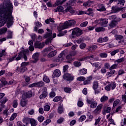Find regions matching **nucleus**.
<instances>
[{
  "label": "nucleus",
  "mask_w": 126,
  "mask_h": 126,
  "mask_svg": "<svg viewBox=\"0 0 126 126\" xmlns=\"http://www.w3.org/2000/svg\"><path fill=\"white\" fill-rule=\"evenodd\" d=\"M54 75L56 77H60L61 76V70L60 69H56L54 71Z\"/></svg>",
  "instance_id": "27"
},
{
  "label": "nucleus",
  "mask_w": 126,
  "mask_h": 126,
  "mask_svg": "<svg viewBox=\"0 0 126 126\" xmlns=\"http://www.w3.org/2000/svg\"><path fill=\"white\" fill-rule=\"evenodd\" d=\"M28 103V100H26V98H23L22 97V99H21L20 105L21 106V107H26V106L27 105V103Z\"/></svg>",
  "instance_id": "14"
},
{
  "label": "nucleus",
  "mask_w": 126,
  "mask_h": 126,
  "mask_svg": "<svg viewBox=\"0 0 126 126\" xmlns=\"http://www.w3.org/2000/svg\"><path fill=\"white\" fill-rule=\"evenodd\" d=\"M109 97L106 95H104L100 98L101 102H106V101L108 100Z\"/></svg>",
  "instance_id": "45"
},
{
  "label": "nucleus",
  "mask_w": 126,
  "mask_h": 126,
  "mask_svg": "<svg viewBox=\"0 0 126 126\" xmlns=\"http://www.w3.org/2000/svg\"><path fill=\"white\" fill-rule=\"evenodd\" d=\"M44 119L45 118L43 117V116L40 115L38 117L37 120L38 121V122H39V123H43V122H44Z\"/></svg>",
  "instance_id": "47"
},
{
  "label": "nucleus",
  "mask_w": 126,
  "mask_h": 126,
  "mask_svg": "<svg viewBox=\"0 0 126 126\" xmlns=\"http://www.w3.org/2000/svg\"><path fill=\"white\" fill-rule=\"evenodd\" d=\"M94 58V55H91L90 56H87L84 58L80 59V62L85 61V60H90V59H93Z\"/></svg>",
  "instance_id": "35"
},
{
  "label": "nucleus",
  "mask_w": 126,
  "mask_h": 126,
  "mask_svg": "<svg viewBox=\"0 0 126 126\" xmlns=\"http://www.w3.org/2000/svg\"><path fill=\"white\" fill-rule=\"evenodd\" d=\"M32 91H30L27 93H24L22 96L23 99H27V98H31L32 97Z\"/></svg>",
  "instance_id": "10"
},
{
  "label": "nucleus",
  "mask_w": 126,
  "mask_h": 126,
  "mask_svg": "<svg viewBox=\"0 0 126 126\" xmlns=\"http://www.w3.org/2000/svg\"><path fill=\"white\" fill-rule=\"evenodd\" d=\"M78 107H79L80 108L83 106L84 103L83 102L79 100L77 103Z\"/></svg>",
  "instance_id": "64"
},
{
  "label": "nucleus",
  "mask_w": 126,
  "mask_h": 126,
  "mask_svg": "<svg viewBox=\"0 0 126 126\" xmlns=\"http://www.w3.org/2000/svg\"><path fill=\"white\" fill-rule=\"evenodd\" d=\"M111 110H112V108H111L110 107H107L106 109H104L103 110V111L102 112L103 115H106V114L110 113Z\"/></svg>",
  "instance_id": "23"
},
{
  "label": "nucleus",
  "mask_w": 126,
  "mask_h": 126,
  "mask_svg": "<svg viewBox=\"0 0 126 126\" xmlns=\"http://www.w3.org/2000/svg\"><path fill=\"white\" fill-rule=\"evenodd\" d=\"M7 56V53L5 49H0V60H1L2 57H5Z\"/></svg>",
  "instance_id": "16"
},
{
  "label": "nucleus",
  "mask_w": 126,
  "mask_h": 126,
  "mask_svg": "<svg viewBox=\"0 0 126 126\" xmlns=\"http://www.w3.org/2000/svg\"><path fill=\"white\" fill-rule=\"evenodd\" d=\"M62 100V96H57L54 97L53 99V102H59Z\"/></svg>",
  "instance_id": "40"
},
{
  "label": "nucleus",
  "mask_w": 126,
  "mask_h": 126,
  "mask_svg": "<svg viewBox=\"0 0 126 126\" xmlns=\"http://www.w3.org/2000/svg\"><path fill=\"white\" fill-rule=\"evenodd\" d=\"M85 79V77L83 76H80L77 78V80H78V81H84Z\"/></svg>",
  "instance_id": "58"
},
{
  "label": "nucleus",
  "mask_w": 126,
  "mask_h": 126,
  "mask_svg": "<svg viewBox=\"0 0 126 126\" xmlns=\"http://www.w3.org/2000/svg\"><path fill=\"white\" fill-rule=\"evenodd\" d=\"M122 102H124V103H126V95L123 94L122 95Z\"/></svg>",
  "instance_id": "63"
},
{
  "label": "nucleus",
  "mask_w": 126,
  "mask_h": 126,
  "mask_svg": "<svg viewBox=\"0 0 126 126\" xmlns=\"http://www.w3.org/2000/svg\"><path fill=\"white\" fill-rule=\"evenodd\" d=\"M65 12H70V13H74V10L72 9L71 7H68L65 10Z\"/></svg>",
  "instance_id": "36"
},
{
  "label": "nucleus",
  "mask_w": 126,
  "mask_h": 126,
  "mask_svg": "<svg viewBox=\"0 0 126 126\" xmlns=\"http://www.w3.org/2000/svg\"><path fill=\"white\" fill-rule=\"evenodd\" d=\"M71 30H73L72 32V38H74L75 36H80L82 34V30L78 28H75L70 30V31H71Z\"/></svg>",
  "instance_id": "6"
},
{
  "label": "nucleus",
  "mask_w": 126,
  "mask_h": 126,
  "mask_svg": "<svg viewBox=\"0 0 126 126\" xmlns=\"http://www.w3.org/2000/svg\"><path fill=\"white\" fill-rule=\"evenodd\" d=\"M47 96H48V94H43L42 93V94L39 96V98L41 99H45V98H46Z\"/></svg>",
  "instance_id": "55"
},
{
  "label": "nucleus",
  "mask_w": 126,
  "mask_h": 126,
  "mask_svg": "<svg viewBox=\"0 0 126 126\" xmlns=\"http://www.w3.org/2000/svg\"><path fill=\"white\" fill-rule=\"evenodd\" d=\"M58 112L59 114H63V106L61 105L58 107Z\"/></svg>",
  "instance_id": "41"
},
{
  "label": "nucleus",
  "mask_w": 126,
  "mask_h": 126,
  "mask_svg": "<svg viewBox=\"0 0 126 126\" xmlns=\"http://www.w3.org/2000/svg\"><path fill=\"white\" fill-rule=\"evenodd\" d=\"M73 64L75 67H79V66H81V63L78 61L74 62Z\"/></svg>",
  "instance_id": "44"
},
{
  "label": "nucleus",
  "mask_w": 126,
  "mask_h": 126,
  "mask_svg": "<svg viewBox=\"0 0 126 126\" xmlns=\"http://www.w3.org/2000/svg\"><path fill=\"white\" fill-rule=\"evenodd\" d=\"M111 9H112V12H113L114 13H116L117 12H119L121 11V8L118 7L116 6H112L111 8Z\"/></svg>",
  "instance_id": "18"
},
{
  "label": "nucleus",
  "mask_w": 126,
  "mask_h": 126,
  "mask_svg": "<svg viewBox=\"0 0 126 126\" xmlns=\"http://www.w3.org/2000/svg\"><path fill=\"white\" fill-rule=\"evenodd\" d=\"M16 117H17V113H13L10 117L9 119V121H14V119H15V118H16Z\"/></svg>",
  "instance_id": "42"
},
{
  "label": "nucleus",
  "mask_w": 126,
  "mask_h": 126,
  "mask_svg": "<svg viewBox=\"0 0 126 126\" xmlns=\"http://www.w3.org/2000/svg\"><path fill=\"white\" fill-rule=\"evenodd\" d=\"M47 31H48V32L44 34V38H48L45 42L46 44L48 45L52 41V32H50L49 29H47Z\"/></svg>",
  "instance_id": "7"
},
{
  "label": "nucleus",
  "mask_w": 126,
  "mask_h": 126,
  "mask_svg": "<svg viewBox=\"0 0 126 126\" xmlns=\"http://www.w3.org/2000/svg\"><path fill=\"white\" fill-rule=\"evenodd\" d=\"M44 43L36 41L34 44V46L36 49H42V48H44Z\"/></svg>",
  "instance_id": "12"
},
{
  "label": "nucleus",
  "mask_w": 126,
  "mask_h": 126,
  "mask_svg": "<svg viewBox=\"0 0 126 126\" xmlns=\"http://www.w3.org/2000/svg\"><path fill=\"white\" fill-rule=\"evenodd\" d=\"M95 32L99 33L105 31V28L102 27H98L95 29Z\"/></svg>",
  "instance_id": "25"
},
{
  "label": "nucleus",
  "mask_w": 126,
  "mask_h": 126,
  "mask_svg": "<svg viewBox=\"0 0 126 126\" xmlns=\"http://www.w3.org/2000/svg\"><path fill=\"white\" fill-rule=\"evenodd\" d=\"M57 55V51L56 50H54L53 51L51 52L47 55L48 58H52L53 57H55Z\"/></svg>",
  "instance_id": "24"
},
{
  "label": "nucleus",
  "mask_w": 126,
  "mask_h": 126,
  "mask_svg": "<svg viewBox=\"0 0 126 126\" xmlns=\"http://www.w3.org/2000/svg\"><path fill=\"white\" fill-rule=\"evenodd\" d=\"M97 7L98 8L96 9L97 11H100V12L106 11V7L103 4H98Z\"/></svg>",
  "instance_id": "13"
},
{
  "label": "nucleus",
  "mask_w": 126,
  "mask_h": 126,
  "mask_svg": "<svg viewBox=\"0 0 126 126\" xmlns=\"http://www.w3.org/2000/svg\"><path fill=\"white\" fill-rule=\"evenodd\" d=\"M85 120H86V116L82 115L79 119V122L80 123H81V122H83V121H85Z\"/></svg>",
  "instance_id": "46"
},
{
  "label": "nucleus",
  "mask_w": 126,
  "mask_h": 126,
  "mask_svg": "<svg viewBox=\"0 0 126 126\" xmlns=\"http://www.w3.org/2000/svg\"><path fill=\"white\" fill-rule=\"evenodd\" d=\"M115 37L117 41H121V40L124 39V36L122 35L116 34Z\"/></svg>",
  "instance_id": "32"
},
{
  "label": "nucleus",
  "mask_w": 126,
  "mask_h": 126,
  "mask_svg": "<svg viewBox=\"0 0 126 126\" xmlns=\"http://www.w3.org/2000/svg\"><path fill=\"white\" fill-rule=\"evenodd\" d=\"M17 106H18V102L17 100H15L13 102V108H17Z\"/></svg>",
  "instance_id": "53"
},
{
  "label": "nucleus",
  "mask_w": 126,
  "mask_h": 126,
  "mask_svg": "<svg viewBox=\"0 0 126 126\" xmlns=\"http://www.w3.org/2000/svg\"><path fill=\"white\" fill-rule=\"evenodd\" d=\"M44 84L43 81H40L39 82L36 83V87H42L44 86Z\"/></svg>",
  "instance_id": "50"
},
{
  "label": "nucleus",
  "mask_w": 126,
  "mask_h": 126,
  "mask_svg": "<svg viewBox=\"0 0 126 126\" xmlns=\"http://www.w3.org/2000/svg\"><path fill=\"white\" fill-rule=\"evenodd\" d=\"M123 62H125V58L122 57L118 60H117L115 61V63H123Z\"/></svg>",
  "instance_id": "48"
},
{
  "label": "nucleus",
  "mask_w": 126,
  "mask_h": 126,
  "mask_svg": "<svg viewBox=\"0 0 126 126\" xmlns=\"http://www.w3.org/2000/svg\"><path fill=\"white\" fill-rule=\"evenodd\" d=\"M98 87H99V84L98 83V81H94L93 83V89H94V90H96Z\"/></svg>",
  "instance_id": "28"
},
{
  "label": "nucleus",
  "mask_w": 126,
  "mask_h": 126,
  "mask_svg": "<svg viewBox=\"0 0 126 126\" xmlns=\"http://www.w3.org/2000/svg\"><path fill=\"white\" fill-rule=\"evenodd\" d=\"M29 64V62H23L21 64V66L22 67H26Z\"/></svg>",
  "instance_id": "61"
},
{
  "label": "nucleus",
  "mask_w": 126,
  "mask_h": 126,
  "mask_svg": "<svg viewBox=\"0 0 126 126\" xmlns=\"http://www.w3.org/2000/svg\"><path fill=\"white\" fill-rule=\"evenodd\" d=\"M43 109L45 112H48L50 111V109H51V106H50V105L48 104H46L44 106Z\"/></svg>",
  "instance_id": "43"
},
{
  "label": "nucleus",
  "mask_w": 126,
  "mask_h": 126,
  "mask_svg": "<svg viewBox=\"0 0 126 126\" xmlns=\"http://www.w3.org/2000/svg\"><path fill=\"white\" fill-rule=\"evenodd\" d=\"M76 22L73 20H70L65 22L63 24L60 25L59 27L58 28V31H62V30H64V29H67V28H69V27H71V26H73L76 24Z\"/></svg>",
  "instance_id": "3"
},
{
  "label": "nucleus",
  "mask_w": 126,
  "mask_h": 126,
  "mask_svg": "<svg viewBox=\"0 0 126 126\" xmlns=\"http://www.w3.org/2000/svg\"><path fill=\"white\" fill-rule=\"evenodd\" d=\"M97 48H98V46H97V45H93L89 46V47L88 48V51H89V52H91L92 50H96Z\"/></svg>",
  "instance_id": "30"
},
{
  "label": "nucleus",
  "mask_w": 126,
  "mask_h": 126,
  "mask_svg": "<svg viewBox=\"0 0 126 126\" xmlns=\"http://www.w3.org/2000/svg\"><path fill=\"white\" fill-rule=\"evenodd\" d=\"M39 56H40L39 53H36L32 55V59L34 60V62H37L39 60Z\"/></svg>",
  "instance_id": "21"
},
{
  "label": "nucleus",
  "mask_w": 126,
  "mask_h": 126,
  "mask_svg": "<svg viewBox=\"0 0 126 126\" xmlns=\"http://www.w3.org/2000/svg\"><path fill=\"white\" fill-rule=\"evenodd\" d=\"M119 52H120V49H119L114 50L110 52V55L112 57H114V56H116V54H118Z\"/></svg>",
  "instance_id": "34"
},
{
  "label": "nucleus",
  "mask_w": 126,
  "mask_h": 126,
  "mask_svg": "<svg viewBox=\"0 0 126 126\" xmlns=\"http://www.w3.org/2000/svg\"><path fill=\"white\" fill-rule=\"evenodd\" d=\"M7 101H8V99H7V98L6 97H4L2 99V101H1V104L0 105V106H2V107H4V104H5V103H6V102H7Z\"/></svg>",
  "instance_id": "37"
},
{
  "label": "nucleus",
  "mask_w": 126,
  "mask_h": 126,
  "mask_svg": "<svg viewBox=\"0 0 126 126\" xmlns=\"http://www.w3.org/2000/svg\"><path fill=\"white\" fill-rule=\"evenodd\" d=\"M93 66L94 67H95V68H97V69H100L101 68V66L100 65V64L99 63H93L92 64Z\"/></svg>",
  "instance_id": "38"
},
{
  "label": "nucleus",
  "mask_w": 126,
  "mask_h": 126,
  "mask_svg": "<svg viewBox=\"0 0 126 126\" xmlns=\"http://www.w3.org/2000/svg\"><path fill=\"white\" fill-rule=\"evenodd\" d=\"M99 56L100 58H106L107 57H108V54L107 53H101L99 54Z\"/></svg>",
  "instance_id": "49"
},
{
  "label": "nucleus",
  "mask_w": 126,
  "mask_h": 126,
  "mask_svg": "<svg viewBox=\"0 0 126 126\" xmlns=\"http://www.w3.org/2000/svg\"><path fill=\"white\" fill-rule=\"evenodd\" d=\"M118 24V22L117 21L112 20L109 24L110 27L113 28Z\"/></svg>",
  "instance_id": "29"
},
{
  "label": "nucleus",
  "mask_w": 126,
  "mask_h": 126,
  "mask_svg": "<svg viewBox=\"0 0 126 126\" xmlns=\"http://www.w3.org/2000/svg\"><path fill=\"white\" fill-rule=\"evenodd\" d=\"M79 73L81 75H84L87 73V69L85 68L81 69L79 70Z\"/></svg>",
  "instance_id": "26"
},
{
  "label": "nucleus",
  "mask_w": 126,
  "mask_h": 126,
  "mask_svg": "<svg viewBox=\"0 0 126 126\" xmlns=\"http://www.w3.org/2000/svg\"><path fill=\"white\" fill-rule=\"evenodd\" d=\"M100 121H101L100 117H98V118L95 119L94 126H97V125H98L99 123H100Z\"/></svg>",
  "instance_id": "60"
},
{
  "label": "nucleus",
  "mask_w": 126,
  "mask_h": 126,
  "mask_svg": "<svg viewBox=\"0 0 126 126\" xmlns=\"http://www.w3.org/2000/svg\"><path fill=\"white\" fill-rule=\"evenodd\" d=\"M115 73H116V70H110V71L107 72L106 76L107 77H111V76H112V75L115 74Z\"/></svg>",
  "instance_id": "22"
},
{
  "label": "nucleus",
  "mask_w": 126,
  "mask_h": 126,
  "mask_svg": "<svg viewBox=\"0 0 126 126\" xmlns=\"http://www.w3.org/2000/svg\"><path fill=\"white\" fill-rule=\"evenodd\" d=\"M7 31V28H2L1 29H0V35L5 34Z\"/></svg>",
  "instance_id": "31"
},
{
  "label": "nucleus",
  "mask_w": 126,
  "mask_h": 126,
  "mask_svg": "<svg viewBox=\"0 0 126 126\" xmlns=\"http://www.w3.org/2000/svg\"><path fill=\"white\" fill-rule=\"evenodd\" d=\"M120 103L119 99H116L115 101H114L113 103V107H116V106Z\"/></svg>",
  "instance_id": "62"
},
{
  "label": "nucleus",
  "mask_w": 126,
  "mask_h": 126,
  "mask_svg": "<svg viewBox=\"0 0 126 126\" xmlns=\"http://www.w3.org/2000/svg\"><path fill=\"white\" fill-rule=\"evenodd\" d=\"M31 119L32 118H29L28 117H25L23 119V122L24 124H25L26 126H27V125H29V124H30Z\"/></svg>",
  "instance_id": "17"
},
{
  "label": "nucleus",
  "mask_w": 126,
  "mask_h": 126,
  "mask_svg": "<svg viewBox=\"0 0 126 126\" xmlns=\"http://www.w3.org/2000/svg\"><path fill=\"white\" fill-rule=\"evenodd\" d=\"M117 67H118V64H114L110 66V70H114V69H115V68H117Z\"/></svg>",
  "instance_id": "54"
},
{
  "label": "nucleus",
  "mask_w": 126,
  "mask_h": 126,
  "mask_svg": "<svg viewBox=\"0 0 126 126\" xmlns=\"http://www.w3.org/2000/svg\"><path fill=\"white\" fill-rule=\"evenodd\" d=\"M87 103L90 105V107L91 108V109H95V108L97 107V105H98L97 102L94 101V99H87Z\"/></svg>",
  "instance_id": "8"
},
{
  "label": "nucleus",
  "mask_w": 126,
  "mask_h": 126,
  "mask_svg": "<svg viewBox=\"0 0 126 126\" xmlns=\"http://www.w3.org/2000/svg\"><path fill=\"white\" fill-rule=\"evenodd\" d=\"M29 54V51L28 50H22L19 53L18 56L17 54L15 55L14 56L12 57H9L7 58V61L9 63H11L13 62V61H20L21 60V58L23 57L24 61L25 62H27V56Z\"/></svg>",
  "instance_id": "2"
},
{
  "label": "nucleus",
  "mask_w": 126,
  "mask_h": 126,
  "mask_svg": "<svg viewBox=\"0 0 126 126\" xmlns=\"http://www.w3.org/2000/svg\"><path fill=\"white\" fill-rule=\"evenodd\" d=\"M57 10L59 12H63V7L62 6H59L57 7Z\"/></svg>",
  "instance_id": "59"
},
{
  "label": "nucleus",
  "mask_w": 126,
  "mask_h": 126,
  "mask_svg": "<svg viewBox=\"0 0 126 126\" xmlns=\"http://www.w3.org/2000/svg\"><path fill=\"white\" fill-rule=\"evenodd\" d=\"M98 21L101 26L106 27V25H107V24H108V22H109V20H108V19H100Z\"/></svg>",
  "instance_id": "9"
},
{
  "label": "nucleus",
  "mask_w": 126,
  "mask_h": 126,
  "mask_svg": "<svg viewBox=\"0 0 126 126\" xmlns=\"http://www.w3.org/2000/svg\"><path fill=\"white\" fill-rule=\"evenodd\" d=\"M50 123H51V119H47L43 123L42 125L44 126H48Z\"/></svg>",
  "instance_id": "51"
},
{
  "label": "nucleus",
  "mask_w": 126,
  "mask_h": 126,
  "mask_svg": "<svg viewBox=\"0 0 126 126\" xmlns=\"http://www.w3.org/2000/svg\"><path fill=\"white\" fill-rule=\"evenodd\" d=\"M63 79L70 83L74 80V76L68 73H65L63 75Z\"/></svg>",
  "instance_id": "5"
},
{
  "label": "nucleus",
  "mask_w": 126,
  "mask_h": 126,
  "mask_svg": "<svg viewBox=\"0 0 126 126\" xmlns=\"http://www.w3.org/2000/svg\"><path fill=\"white\" fill-rule=\"evenodd\" d=\"M103 107V105L102 104H99L96 108V109L94 111V114L95 115H98L101 113V110Z\"/></svg>",
  "instance_id": "11"
},
{
  "label": "nucleus",
  "mask_w": 126,
  "mask_h": 126,
  "mask_svg": "<svg viewBox=\"0 0 126 126\" xmlns=\"http://www.w3.org/2000/svg\"><path fill=\"white\" fill-rule=\"evenodd\" d=\"M43 80L44 81V82H46V83H50V79L46 74L43 75Z\"/></svg>",
  "instance_id": "33"
},
{
  "label": "nucleus",
  "mask_w": 126,
  "mask_h": 126,
  "mask_svg": "<svg viewBox=\"0 0 126 126\" xmlns=\"http://www.w3.org/2000/svg\"><path fill=\"white\" fill-rule=\"evenodd\" d=\"M30 124L31 126H36L38 125V121L33 118H31Z\"/></svg>",
  "instance_id": "20"
},
{
  "label": "nucleus",
  "mask_w": 126,
  "mask_h": 126,
  "mask_svg": "<svg viewBox=\"0 0 126 126\" xmlns=\"http://www.w3.org/2000/svg\"><path fill=\"white\" fill-rule=\"evenodd\" d=\"M79 48H81V50H83V49H85V48H86V44L85 43H82L80 45Z\"/></svg>",
  "instance_id": "57"
},
{
  "label": "nucleus",
  "mask_w": 126,
  "mask_h": 126,
  "mask_svg": "<svg viewBox=\"0 0 126 126\" xmlns=\"http://www.w3.org/2000/svg\"><path fill=\"white\" fill-rule=\"evenodd\" d=\"M63 90L64 92H65L66 93H69V94L71 93V88L65 87L64 88Z\"/></svg>",
  "instance_id": "39"
},
{
  "label": "nucleus",
  "mask_w": 126,
  "mask_h": 126,
  "mask_svg": "<svg viewBox=\"0 0 126 126\" xmlns=\"http://www.w3.org/2000/svg\"><path fill=\"white\" fill-rule=\"evenodd\" d=\"M13 6L10 0L6 3L0 4V27H2L7 22V27L10 28L14 23L12 16Z\"/></svg>",
  "instance_id": "1"
},
{
  "label": "nucleus",
  "mask_w": 126,
  "mask_h": 126,
  "mask_svg": "<svg viewBox=\"0 0 126 126\" xmlns=\"http://www.w3.org/2000/svg\"><path fill=\"white\" fill-rule=\"evenodd\" d=\"M20 72L23 73L25 72L26 70H27V67H22L21 66L20 68L19 69Z\"/></svg>",
  "instance_id": "52"
},
{
  "label": "nucleus",
  "mask_w": 126,
  "mask_h": 126,
  "mask_svg": "<svg viewBox=\"0 0 126 126\" xmlns=\"http://www.w3.org/2000/svg\"><path fill=\"white\" fill-rule=\"evenodd\" d=\"M51 50H52V48H51V47L45 48L42 52V54H43V56L44 57H45V56H47L48 54H49V52H50V51H51Z\"/></svg>",
  "instance_id": "15"
},
{
  "label": "nucleus",
  "mask_w": 126,
  "mask_h": 126,
  "mask_svg": "<svg viewBox=\"0 0 126 126\" xmlns=\"http://www.w3.org/2000/svg\"><path fill=\"white\" fill-rule=\"evenodd\" d=\"M64 121V118L61 117L60 119L57 120V124H62Z\"/></svg>",
  "instance_id": "56"
},
{
  "label": "nucleus",
  "mask_w": 126,
  "mask_h": 126,
  "mask_svg": "<svg viewBox=\"0 0 126 126\" xmlns=\"http://www.w3.org/2000/svg\"><path fill=\"white\" fill-rule=\"evenodd\" d=\"M0 81L1 83L0 85L1 87H3V86L7 84V82L4 78H1V79H0Z\"/></svg>",
  "instance_id": "19"
},
{
  "label": "nucleus",
  "mask_w": 126,
  "mask_h": 126,
  "mask_svg": "<svg viewBox=\"0 0 126 126\" xmlns=\"http://www.w3.org/2000/svg\"><path fill=\"white\" fill-rule=\"evenodd\" d=\"M104 85H106L105 87V89L106 91H111L114 90L117 87V84L115 82H109L106 81L103 83ZM108 84V85H107Z\"/></svg>",
  "instance_id": "4"
}]
</instances>
